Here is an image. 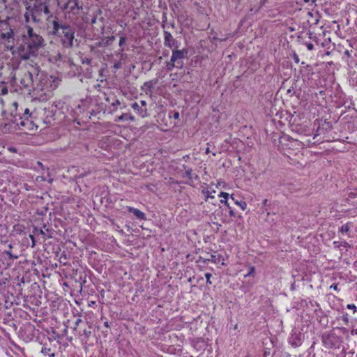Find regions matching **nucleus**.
Instances as JSON below:
<instances>
[{
	"label": "nucleus",
	"instance_id": "3",
	"mask_svg": "<svg viewBox=\"0 0 357 357\" xmlns=\"http://www.w3.org/2000/svg\"><path fill=\"white\" fill-rule=\"evenodd\" d=\"M26 10H30L31 18L36 23L42 21L43 15H47L50 13L49 7L45 2L34 3L33 7L26 8Z\"/></svg>",
	"mask_w": 357,
	"mask_h": 357
},
{
	"label": "nucleus",
	"instance_id": "55",
	"mask_svg": "<svg viewBox=\"0 0 357 357\" xmlns=\"http://www.w3.org/2000/svg\"><path fill=\"white\" fill-rule=\"evenodd\" d=\"M309 0H305V2H307Z\"/></svg>",
	"mask_w": 357,
	"mask_h": 357
},
{
	"label": "nucleus",
	"instance_id": "40",
	"mask_svg": "<svg viewBox=\"0 0 357 357\" xmlns=\"http://www.w3.org/2000/svg\"><path fill=\"white\" fill-rule=\"evenodd\" d=\"M333 244H334L335 247H336V248H339L341 245V243H340L338 241H334Z\"/></svg>",
	"mask_w": 357,
	"mask_h": 357
},
{
	"label": "nucleus",
	"instance_id": "15",
	"mask_svg": "<svg viewBox=\"0 0 357 357\" xmlns=\"http://www.w3.org/2000/svg\"><path fill=\"white\" fill-rule=\"evenodd\" d=\"M41 352L44 355H48L49 357H54L55 356L54 353H51V349L50 348L43 347L42 350H41Z\"/></svg>",
	"mask_w": 357,
	"mask_h": 357
},
{
	"label": "nucleus",
	"instance_id": "23",
	"mask_svg": "<svg viewBox=\"0 0 357 357\" xmlns=\"http://www.w3.org/2000/svg\"><path fill=\"white\" fill-rule=\"evenodd\" d=\"M127 116H128V114H123L121 116H119L117 117V119L116 120V121H123L127 119Z\"/></svg>",
	"mask_w": 357,
	"mask_h": 357
},
{
	"label": "nucleus",
	"instance_id": "9",
	"mask_svg": "<svg viewBox=\"0 0 357 357\" xmlns=\"http://www.w3.org/2000/svg\"><path fill=\"white\" fill-rule=\"evenodd\" d=\"M127 210L132 213L139 220H145L146 219V215L144 212L141 211L140 210L131 207V206H127Z\"/></svg>",
	"mask_w": 357,
	"mask_h": 357
},
{
	"label": "nucleus",
	"instance_id": "46",
	"mask_svg": "<svg viewBox=\"0 0 357 357\" xmlns=\"http://www.w3.org/2000/svg\"><path fill=\"white\" fill-rule=\"evenodd\" d=\"M214 197L212 195H207L206 198H213Z\"/></svg>",
	"mask_w": 357,
	"mask_h": 357
},
{
	"label": "nucleus",
	"instance_id": "27",
	"mask_svg": "<svg viewBox=\"0 0 357 357\" xmlns=\"http://www.w3.org/2000/svg\"><path fill=\"white\" fill-rule=\"evenodd\" d=\"M219 197H223L225 199H227L229 197V194L225 192H221L219 195Z\"/></svg>",
	"mask_w": 357,
	"mask_h": 357
},
{
	"label": "nucleus",
	"instance_id": "21",
	"mask_svg": "<svg viewBox=\"0 0 357 357\" xmlns=\"http://www.w3.org/2000/svg\"><path fill=\"white\" fill-rule=\"evenodd\" d=\"M185 176L189 178L190 179H192L193 178V175H192V169H188L185 170Z\"/></svg>",
	"mask_w": 357,
	"mask_h": 357
},
{
	"label": "nucleus",
	"instance_id": "6",
	"mask_svg": "<svg viewBox=\"0 0 357 357\" xmlns=\"http://www.w3.org/2000/svg\"><path fill=\"white\" fill-rule=\"evenodd\" d=\"M49 60L51 62L54 63L58 65L59 64L60 62L69 63L70 64H72V63H73L71 59H70V57L68 55L64 54L63 52L61 53L60 52H57L51 54L50 55Z\"/></svg>",
	"mask_w": 357,
	"mask_h": 357
},
{
	"label": "nucleus",
	"instance_id": "32",
	"mask_svg": "<svg viewBox=\"0 0 357 357\" xmlns=\"http://www.w3.org/2000/svg\"><path fill=\"white\" fill-rule=\"evenodd\" d=\"M82 319L80 318L77 319L75 323L74 330H76L79 324L82 322Z\"/></svg>",
	"mask_w": 357,
	"mask_h": 357
},
{
	"label": "nucleus",
	"instance_id": "36",
	"mask_svg": "<svg viewBox=\"0 0 357 357\" xmlns=\"http://www.w3.org/2000/svg\"><path fill=\"white\" fill-rule=\"evenodd\" d=\"M91 62V61L89 59H86L85 60L82 61V63H86L87 65H90Z\"/></svg>",
	"mask_w": 357,
	"mask_h": 357
},
{
	"label": "nucleus",
	"instance_id": "17",
	"mask_svg": "<svg viewBox=\"0 0 357 357\" xmlns=\"http://www.w3.org/2000/svg\"><path fill=\"white\" fill-rule=\"evenodd\" d=\"M235 204L241 207V208L244 211L247 207V204L243 201H235Z\"/></svg>",
	"mask_w": 357,
	"mask_h": 357
},
{
	"label": "nucleus",
	"instance_id": "41",
	"mask_svg": "<svg viewBox=\"0 0 357 357\" xmlns=\"http://www.w3.org/2000/svg\"><path fill=\"white\" fill-rule=\"evenodd\" d=\"M24 115H30L29 109H26L24 110Z\"/></svg>",
	"mask_w": 357,
	"mask_h": 357
},
{
	"label": "nucleus",
	"instance_id": "50",
	"mask_svg": "<svg viewBox=\"0 0 357 357\" xmlns=\"http://www.w3.org/2000/svg\"><path fill=\"white\" fill-rule=\"evenodd\" d=\"M105 326H108V323H107V322H105Z\"/></svg>",
	"mask_w": 357,
	"mask_h": 357
},
{
	"label": "nucleus",
	"instance_id": "18",
	"mask_svg": "<svg viewBox=\"0 0 357 357\" xmlns=\"http://www.w3.org/2000/svg\"><path fill=\"white\" fill-rule=\"evenodd\" d=\"M255 272V268L254 266H249V271L247 274L244 275L245 278L249 277V276H254Z\"/></svg>",
	"mask_w": 357,
	"mask_h": 357
},
{
	"label": "nucleus",
	"instance_id": "2",
	"mask_svg": "<svg viewBox=\"0 0 357 357\" xmlns=\"http://www.w3.org/2000/svg\"><path fill=\"white\" fill-rule=\"evenodd\" d=\"M52 34L60 38V42L64 49L72 48L74 45L75 29L66 24H60L54 20L52 22Z\"/></svg>",
	"mask_w": 357,
	"mask_h": 357
},
{
	"label": "nucleus",
	"instance_id": "47",
	"mask_svg": "<svg viewBox=\"0 0 357 357\" xmlns=\"http://www.w3.org/2000/svg\"><path fill=\"white\" fill-rule=\"evenodd\" d=\"M8 248H9L10 249H12V248H13V245H12V244H9V245H8Z\"/></svg>",
	"mask_w": 357,
	"mask_h": 357
},
{
	"label": "nucleus",
	"instance_id": "12",
	"mask_svg": "<svg viewBox=\"0 0 357 357\" xmlns=\"http://www.w3.org/2000/svg\"><path fill=\"white\" fill-rule=\"evenodd\" d=\"M139 105L141 107L140 116L141 117H146V116H147V104H146V102L145 100H141Z\"/></svg>",
	"mask_w": 357,
	"mask_h": 357
},
{
	"label": "nucleus",
	"instance_id": "26",
	"mask_svg": "<svg viewBox=\"0 0 357 357\" xmlns=\"http://www.w3.org/2000/svg\"><path fill=\"white\" fill-rule=\"evenodd\" d=\"M91 334V331L90 330H86V329H84L83 331V335L86 337H89L90 335Z\"/></svg>",
	"mask_w": 357,
	"mask_h": 357
},
{
	"label": "nucleus",
	"instance_id": "14",
	"mask_svg": "<svg viewBox=\"0 0 357 357\" xmlns=\"http://www.w3.org/2000/svg\"><path fill=\"white\" fill-rule=\"evenodd\" d=\"M166 68L167 70L172 71L174 68H178V65L176 63V62L172 61V59H170V61L166 63Z\"/></svg>",
	"mask_w": 357,
	"mask_h": 357
},
{
	"label": "nucleus",
	"instance_id": "45",
	"mask_svg": "<svg viewBox=\"0 0 357 357\" xmlns=\"http://www.w3.org/2000/svg\"><path fill=\"white\" fill-rule=\"evenodd\" d=\"M267 203H268V199H264V200L263 201V204H264V206H266V205L267 204Z\"/></svg>",
	"mask_w": 357,
	"mask_h": 357
},
{
	"label": "nucleus",
	"instance_id": "24",
	"mask_svg": "<svg viewBox=\"0 0 357 357\" xmlns=\"http://www.w3.org/2000/svg\"><path fill=\"white\" fill-rule=\"evenodd\" d=\"M211 276H212V275L211 273H205V278L206 279V282L208 284H210L212 283L211 281Z\"/></svg>",
	"mask_w": 357,
	"mask_h": 357
},
{
	"label": "nucleus",
	"instance_id": "31",
	"mask_svg": "<svg viewBox=\"0 0 357 357\" xmlns=\"http://www.w3.org/2000/svg\"><path fill=\"white\" fill-rule=\"evenodd\" d=\"M126 42V38L124 36H121L120 37V40H119V46H122Z\"/></svg>",
	"mask_w": 357,
	"mask_h": 357
},
{
	"label": "nucleus",
	"instance_id": "22",
	"mask_svg": "<svg viewBox=\"0 0 357 357\" xmlns=\"http://www.w3.org/2000/svg\"><path fill=\"white\" fill-rule=\"evenodd\" d=\"M33 234H34V235L41 234L43 237H45V231L43 230L38 229L36 228L34 229Z\"/></svg>",
	"mask_w": 357,
	"mask_h": 357
},
{
	"label": "nucleus",
	"instance_id": "1",
	"mask_svg": "<svg viewBox=\"0 0 357 357\" xmlns=\"http://www.w3.org/2000/svg\"><path fill=\"white\" fill-rule=\"evenodd\" d=\"M25 28L26 32L22 35L24 44L18 47V53L24 60L36 55L38 50L45 45L43 37L36 33L31 26L26 25Z\"/></svg>",
	"mask_w": 357,
	"mask_h": 357
},
{
	"label": "nucleus",
	"instance_id": "43",
	"mask_svg": "<svg viewBox=\"0 0 357 357\" xmlns=\"http://www.w3.org/2000/svg\"><path fill=\"white\" fill-rule=\"evenodd\" d=\"M341 245H343L344 247H347L348 246V243L346 242V241H344V242H341Z\"/></svg>",
	"mask_w": 357,
	"mask_h": 357
},
{
	"label": "nucleus",
	"instance_id": "42",
	"mask_svg": "<svg viewBox=\"0 0 357 357\" xmlns=\"http://www.w3.org/2000/svg\"><path fill=\"white\" fill-rule=\"evenodd\" d=\"M174 119H178L179 113L178 112H175L174 114Z\"/></svg>",
	"mask_w": 357,
	"mask_h": 357
},
{
	"label": "nucleus",
	"instance_id": "51",
	"mask_svg": "<svg viewBox=\"0 0 357 357\" xmlns=\"http://www.w3.org/2000/svg\"><path fill=\"white\" fill-rule=\"evenodd\" d=\"M106 100L109 102V98H106Z\"/></svg>",
	"mask_w": 357,
	"mask_h": 357
},
{
	"label": "nucleus",
	"instance_id": "53",
	"mask_svg": "<svg viewBox=\"0 0 357 357\" xmlns=\"http://www.w3.org/2000/svg\"><path fill=\"white\" fill-rule=\"evenodd\" d=\"M198 178L197 175H195V178Z\"/></svg>",
	"mask_w": 357,
	"mask_h": 357
},
{
	"label": "nucleus",
	"instance_id": "20",
	"mask_svg": "<svg viewBox=\"0 0 357 357\" xmlns=\"http://www.w3.org/2000/svg\"><path fill=\"white\" fill-rule=\"evenodd\" d=\"M121 104V102L119 100L116 99L114 102H112L111 105L113 107V111L117 110V106Z\"/></svg>",
	"mask_w": 357,
	"mask_h": 357
},
{
	"label": "nucleus",
	"instance_id": "8",
	"mask_svg": "<svg viewBox=\"0 0 357 357\" xmlns=\"http://www.w3.org/2000/svg\"><path fill=\"white\" fill-rule=\"evenodd\" d=\"M33 74L31 72L28 71L24 73V74L23 75V77L20 80V84L23 87L27 88L31 86V84L33 83Z\"/></svg>",
	"mask_w": 357,
	"mask_h": 357
},
{
	"label": "nucleus",
	"instance_id": "16",
	"mask_svg": "<svg viewBox=\"0 0 357 357\" xmlns=\"http://www.w3.org/2000/svg\"><path fill=\"white\" fill-rule=\"evenodd\" d=\"M131 107L140 116L141 107L138 102H133Z\"/></svg>",
	"mask_w": 357,
	"mask_h": 357
},
{
	"label": "nucleus",
	"instance_id": "52",
	"mask_svg": "<svg viewBox=\"0 0 357 357\" xmlns=\"http://www.w3.org/2000/svg\"><path fill=\"white\" fill-rule=\"evenodd\" d=\"M213 39H214V40H218V38H216V37H213Z\"/></svg>",
	"mask_w": 357,
	"mask_h": 357
},
{
	"label": "nucleus",
	"instance_id": "5",
	"mask_svg": "<svg viewBox=\"0 0 357 357\" xmlns=\"http://www.w3.org/2000/svg\"><path fill=\"white\" fill-rule=\"evenodd\" d=\"M14 31L10 28L8 31L3 32L0 35V38L6 40V48L13 52L14 51Z\"/></svg>",
	"mask_w": 357,
	"mask_h": 357
},
{
	"label": "nucleus",
	"instance_id": "38",
	"mask_svg": "<svg viewBox=\"0 0 357 357\" xmlns=\"http://www.w3.org/2000/svg\"><path fill=\"white\" fill-rule=\"evenodd\" d=\"M229 208V215L231 217L235 216V213H234V211L230 207Z\"/></svg>",
	"mask_w": 357,
	"mask_h": 357
},
{
	"label": "nucleus",
	"instance_id": "48",
	"mask_svg": "<svg viewBox=\"0 0 357 357\" xmlns=\"http://www.w3.org/2000/svg\"><path fill=\"white\" fill-rule=\"evenodd\" d=\"M171 26H172V28H174V23L171 24Z\"/></svg>",
	"mask_w": 357,
	"mask_h": 357
},
{
	"label": "nucleus",
	"instance_id": "28",
	"mask_svg": "<svg viewBox=\"0 0 357 357\" xmlns=\"http://www.w3.org/2000/svg\"><path fill=\"white\" fill-rule=\"evenodd\" d=\"M347 307L350 310H354V312L357 310V307L354 304H348Z\"/></svg>",
	"mask_w": 357,
	"mask_h": 357
},
{
	"label": "nucleus",
	"instance_id": "35",
	"mask_svg": "<svg viewBox=\"0 0 357 357\" xmlns=\"http://www.w3.org/2000/svg\"><path fill=\"white\" fill-rule=\"evenodd\" d=\"M294 59V61L298 63L299 62V58H298V56L296 54H294V56H293Z\"/></svg>",
	"mask_w": 357,
	"mask_h": 357
},
{
	"label": "nucleus",
	"instance_id": "19",
	"mask_svg": "<svg viewBox=\"0 0 357 357\" xmlns=\"http://www.w3.org/2000/svg\"><path fill=\"white\" fill-rule=\"evenodd\" d=\"M3 254L6 255L8 256V258L11 260H13V259H17L18 256L17 255H13L12 254V252L10 251V250H6L3 252Z\"/></svg>",
	"mask_w": 357,
	"mask_h": 357
},
{
	"label": "nucleus",
	"instance_id": "33",
	"mask_svg": "<svg viewBox=\"0 0 357 357\" xmlns=\"http://www.w3.org/2000/svg\"><path fill=\"white\" fill-rule=\"evenodd\" d=\"M308 50H312L314 49V45L312 43H305Z\"/></svg>",
	"mask_w": 357,
	"mask_h": 357
},
{
	"label": "nucleus",
	"instance_id": "49",
	"mask_svg": "<svg viewBox=\"0 0 357 357\" xmlns=\"http://www.w3.org/2000/svg\"><path fill=\"white\" fill-rule=\"evenodd\" d=\"M209 152V149L207 148L206 150V153H208Z\"/></svg>",
	"mask_w": 357,
	"mask_h": 357
},
{
	"label": "nucleus",
	"instance_id": "29",
	"mask_svg": "<svg viewBox=\"0 0 357 357\" xmlns=\"http://www.w3.org/2000/svg\"><path fill=\"white\" fill-rule=\"evenodd\" d=\"M29 237L31 240V247L33 248L36 245V241H35V238H34V235L33 234H30L29 235Z\"/></svg>",
	"mask_w": 357,
	"mask_h": 357
},
{
	"label": "nucleus",
	"instance_id": "4",
	"mask_svg": "<svg viewBox=\"0 0 357 357\" xmlns=\"http://www.w3.org/2000/svg\"><path fill=\"white\" fill-rule=\"evenodd\" d=\"M188 50L183 48L182 50H172V54L171 59L172 61L176 62L178 65V68L181 69L183 66V59L187 57Z\"/></svg>",
	"mask_w": 357,
	"mask_h": 357
},
{
	"label": "nucleus",
	"instance_id": "11",
	"mask_svg": "<svg viewBox=\"0 0 357 357\" xmlns=\"http://www.w3.org/2000/svg\"><path fill=\"white\" fill-rule=\"evenodd\" d=\"M115 36H111L109 37H105L102 39V40L99 43V46H107L111 45L115 40Z\"/></svg>",
	"mask_w": 357,
	"mask_h": 357
},
{
	"label": "nucleus",
	"instance_id": "30",
	"mask_svg": "<svg viewBox=\"0 0 357 357\" xmlns=\"http://www.w3.org/2000/svg\"><path fill=\"white\" fill-rule=\"evenodd\" d=\"M342 320L345 324L347 325L349 324V317L347 314H345L344 315L342 316Z\"/></svg>",
	"mask_w": 357,
	"mask_h": 357
},
{
	"label": "nucleus",
	"instance_id": "37",
	"mask_svg": "<svg viewBox=\"0 0 357 357\" xmlns=\"http://www.w3.org/2000/svg\"><path fill=\"white\" fill-rule=\"evenodd\" d=\"M220 202H221V203H225V205H227V206L228 208H229V203H228L227 199H222V200L220 201Z\"/></svg>",
	"mask_w": 357,
	"mask_h": 357
},
{
	"label": "nucleus",
	"instance_id": "7",
	"mask_svg": "<svg viewBox=\"0 0 357 357\" xmlns=\"http://www.w3.org/2000/svg\"><path fill=\"white\" fill-rule=\"evenodd\" d=\"M164 45L165 47L172 50L176 49L178 47L177 40L167 31H164Z\"/></svg>",
	"mask_w": 357,
	"mask_h": 357
},
{
	"label": "nucleus",
	"instance_id": "10",
	"mask_svg": "<svg viewBox=\"0 0 357 357\" xmlns=\"http://www.w3.org/2000/svg\"><path fill=\"white\" fill-rule=\"evenodd\" d=\"M158 82V79L150 80L148 82H146L144 84V87L146 88V90L145 91L146 94H151L152 93V89Z\"/></svg>",
	"mask_w": 357,
	"mask_h": 357
},
{
	"label": "nucleus",
	"instance_id": "13",
	"mask_svg": "<svg viewBox=\"0 0 357 357\" xmlns=\"http://www.w3.org/2000/svg\"><path fill=\"white\" fill-rule=\"evenodd\" d=\"M352 226V223L350 222H348L345 225H342L341 227L339 228V232L341 234H348L351 227Z\"/></svg>",
	"mask_w": 357,
	"mask_h": 357
},
{
	"label": "nucleus",
	"instance_id": "39",
	"mask_svg": "<svg viewBox=\"0 0 357 357\" xmlns=\"http://www.w3.org/2000/svg\"><path fill=\"white\" fill-rule=\"evenodd\" d=\"M331 289H333L334 290L337 291V284H333L331 287H330Z\"/></svg>",
	"mask_w": 357,
	"mask_h": 357
},
{
	"label": "nucleus",
	"instance_id": "44",
	"mask_svg": "<svg viewBox=\"0 0 357 357\" xmlns=\"http://www.w3.org/2000/svg\"><path fill=\"white\" fill-rule=\"evenodd\" d=\"M211 261L214 263H216L215 256L211 255Z\"/></svg>",
	"mask_w": 357,
	"mask_h": 357
},
{
	"label": "nucleus",
	"instance_id": "54",
	"mask_svg": "<svg viewBox=\"0 0 357 357\" xmlns=\"http://www.w3.org/2000/svg\"><path fill=\"white\" fill-rule=\"evenodd\" d=\"M220 40H225L226 38H223V39H220Z\"/></svg>",
	"mask_w": 357,
	"mask_h": 357
},
{
	"label": "nucleus",
	"instance_id": "34",
	"mask_svg": "<svg viewBox=\"0 0 357 357\" xmlns=\"http://www.w3.org/2000/svg\"><path fill=\"white\" fill-rule=\"evenodd\" d=\"M114 67L116 68V69H119L121 67V62H116L114 63Z\"/></svg>",
	"mask_w": 357,
	"mask_h": 357
},
{
	"label": "nucleus",
	"instance_id": "25",
	"mask_svg": "<svg viewBox=\"0 0 357 357\" xmlns=\"http://www.w3.org/2000/svg\"><path fill=\"white\" fill-rule=\"evenodd\" d=\"M24 18H25V21L26 23H28L30 20L31 18V15H30V10H29V12H26L25 14H24Z\"/></svg>",
	"mask_w": 357,
	"mask_h": 357
}]
</instances>
